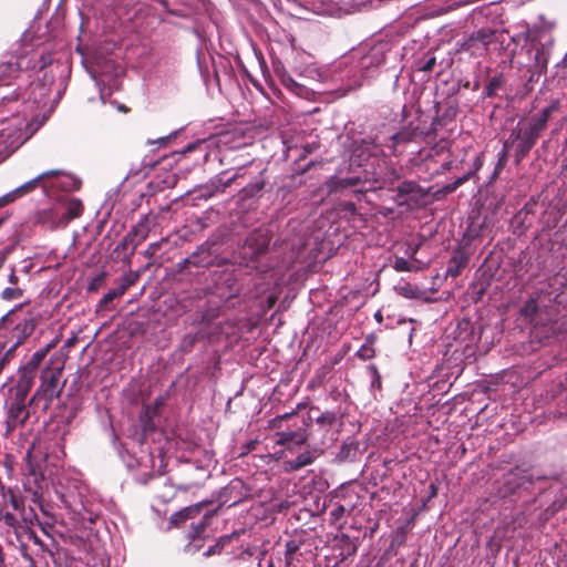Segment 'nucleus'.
Segmentation results:
<instances>
[{"label": "nucleus", "instance_id": "c85d7f7f", "mask_svg": "<svg viewBox=\"0 0 567 567\" xmlns=\"http://www.w3.org/2000/svg\"><path fill=\"white\" fill-rule=\"evenodd\" d=\"M472 174H473L472 172L464 174L463 176L456 178L453 183H450V184H446L445 186H443V188L440 192L443 193L444 195L453 193L461 185H463L465 182H467L471 178Z\"/></svg>", "mask_w": 567, "mask_h": 567}, {"label": "nucleus", "instance_id": "79ce46f5", "mask_svg": "<svg viewBox=\"0 0 567 567\" xmlns=\"http://www.w3.org/2000/svg\"><path fill=\"white\" fill-rule=\"evenodd\" d=\"M338 362H339L338 360H334V361L332 362V364H331V365H322V367L317 371L316 377H317V379L320 381V383H322V382H323V380H324L326 375H327V374H329V373L331 372L332 367H333L334 364H337Z\"/></svg>", "mask_w": 567, "mask_h": 567}, {"label": "nucleus", "instance_id": "4468645a", "mask_svg": "<svg viewBox=\"0 0 567 567\" xmlns=\"http://www.w3.org/2000/svg\"><path fill=\"white\" fill-rule=\"evenodd\" d=\"M0 522L11 529L16 535L17 540L20 542L21 535L25 532L23 517L21 516V519H19L14 513L6 509L4 512H0Z\"/></svg>", "mask_w": 567, "mask_h": 567}, {"label": "nucleus", "instance_id": "a211bd4d", "mask_svg": "<svg viewBox=\"0 0 567 567\" xmlns=\"http://www.w3.org/2000/svg\"><path fill=\"white\" fill-rule=\"evenodd\" d=\"M317 451L313 452L306 451L301 454H299L295 460H290L286 462V466L289 471H299L300 468L310 465L313 463V461L317 458L319 454H315Z\"/></svg>", "mask_w": 567, "mask_h": 567}, {"label": "nucleus", "instance_id": "a18cd8bd", "mask_svg": "<svg viewBox=\"0 0 567 567\" xmlns=\"http://www.w3.org/2000/svg\"><path fill=\"white\" fill-rule=\"evenodd\" d=\"M435 64H436V59L434 56H431L430 59H427L426 62H424L419 68V70L423 71V72H431L433 70V68L435 66Z\"/></svg>", "mask_w": 567, "mask_h": 567}, {"label": "nucleus", "instance_id": "37998d69", "mask_svg": "<svg viewBox=\"0 0 567 567\" xmlns=\"http://www.w3.org/2000/svg\"><path fill=\"white\" fill-rule=\"evenodd\" d=\"M215 513H216V512H210V513L206 514V515L203 517V519H202V520L197 524V526H196V533H197V534H200V533H203V532L206 529V526H207V524H208V519H209L213 515H215Z\"/></svg>", "mask_w": 567, "mask_h": 567}, {"label": "nucleus", "instance_id": "774afa93", "mask_svg": "<svg viewBox=\"0 0 567 567\" xmlns=\"http://www.w3.org/2000/svg\"><path fill=\"white\" fill-rule=\"evenodd\" d=\"M239 501H240V499L233 501V502L229 504V507L237 505V504L239 503Z\"/></svg>", "mask_w": 567, "mask_h": 567}, {"label": "nucleus", "instance_id": "13d9d810", "mask_svg": "<svg viewBox=\"0 0 567 567\" xmlns=\"http://www.w3.org/2000/svg\"><path fill=\"white\" fill-rule=\"evenodd\" d=\"M9 281H10L11 284H13V285H16V284L18 282V277H17V275H16V272H14V271H12V272L10 274V276H9Z\"/></svg>", "mask_w": 567, "mask_h": 567}, {"label": "nucleus", "instance_id": "9d476101", "mask_svg": "<svg viewBox=\"0 0 567 567\" xmlns=\"http://www.w3.org/2000/svg\"><path fill=\"white\" fill-rule=\"evenodd\" d=\"M560 107L559 100H553L540 113L532 116L528 124L535 128L539 134L546 128L547 123L551 115Z\"/></svg>", "mask_w": 567, "mask_h": 567}, {"label": "nucleus", "instance_id": "f03ea898", "mask_svg": "<svg viewBox=\"0 0 567 567\" xmlns=\"http://www.w3.org/2000/svg\"><path fill=\"white\" fill-rule=\"evenodd\" d=\"M64 361L61 357L51 360L50 365L41 372V384L31 401L44 400L45 408L60 395L64 381H62Z\"/></svg>", "mask_w": 567, "mask_h": 567}, {"label": "nucleus", "instance_id": "0eeeda50", "mask_svg": "<svg viewBox=\"0 0 567 567\" xmlns=\"http://www.w3.org/2000/svg\"><path fill=\"white\" fill-rule=\"evenodd\" d=\"M2 498L7 502V505L9 504L13 511L18 512L20 516L23 517L24 523L28 524L37 522L40 524L38 515L33 508H30L29 513L27 512L24 497L20 495L13 487H8V489L2 495Z\"/></svg>", "mask_w": 567, "mask_h": 567}, {"label": "nucleus", "instance_id": "c03bdc74", "mask_svg": "<svg viewBox=\"0 0 567 567\" xmlns=\"http://www.w3.org/2000/svg\"><path fill=\"white\" fill-rule=\"evenodd\" d=\"M369 369L372 371L373 373V380H372V383L371 385L373 388H377V389H381V377L375 368V365H370Z\"/></svg>", "mask_w": 567, "mask_h": 567}, {"label": "nucleus", "instance_id": "2eb2a0df", "mask_svg": "<svg viewBox=\"0 0 567 567\" xmlns=\"http://www.w3.org/2000/svg\"><path fill=\"white\" fill-rule=\"evenodd\" d=\"M468 258L462 250H456L450 258L446 268V277L455 278L461 274V270L467 265Z\"/></svg>", "mask_w": 567, "mask_h": 567}, {"label": "nucleus", "instance_id": "aec40b11", "mask_svg": "<svg viewBox=\"0 0 567 567\" xmlns=\"http://www.w3.org/2000/svg\"><path fill=\"white\" fill-rule=\"evenodd\" d=\"M539 135L540 134L527 123L525 126L515 130L511 134V138L524 140L528 143L535 144Z\"/></svg>", "mask_w": 567, "mask_h": 567}, {"label": "nucleus", "instance_id": "ea45409f", "mask_svg": "<svg viewBox=\"0 0 567 567\" xmlns=\"http://www.w3.org/2000/svg\"><path fill=\"white\" fill-rule=\"evenodd\" d=\"M44 357H32L31 360L28 362L27 365L22 367L21 370L25 371V372H29V373H32L35 375L37 373V370L41 363V360L43 359Z\"/></svg>", "mask_w": 567, "mask_h": 567}, {"label": "nucleus", "instance_id": "bb28decb", "mask_svg": "<svg viewBox=\"0 0 567 567\" xmlns=\"http://www.w3.org/2000/svg\"><path fill=\"white\" fill-rule=\"evenodd\" d=\"M247 244L252 247L256 245V252H265L269 245V239L265 235H252L247 239Z\"/></svg>", "mask_w": 567, "mask_h": 567}, {"label": "nucleus", "instance_id": "338daca9", "mask_svg": "<svg viewBox=\"0 0 567 567\" xmlns=\"http://www.w3.org/2000/svg\"><path fill=\"white\" fill-rule=\"evenodd\" d=\"M0 567H8L6 564V559L0 560Z\"/></svg>", "mask_w": 567, "mask_h": 567}, {"label": "nucleus", "instance_id": "f257e3e1", "mask_svg": "<svg viewBox=\"0 0 567 567\" xmlns=\"http://www.w3.org/2000/svg\"><path fill=\"white\" fill-rule=\"evenodd\" d=\"M29 66L30 60L24 55L16 56L8 62L0 63V89L12 85L27 72ZM49 92V87L40 81L30 83L28 96H25L27 92L21 93L20 86L8 94L0 92V115H3L6 111H16L12 105L17 104L20 97L24 106V114L28 111L32 112L34 109H42L47 105Z\"/></svg>", "mask_w": 567, "mask_h": 567}, {"label": "nucleus", "instance_id": "6e6d98bb", "mask_svg": "<svg viewBox=\"0 0 567 567\" xmlns=\"http://www.w3.org/2000/svg\"><path fill=\"white\" fill-rule=\"evenodd\" d=\"M159 248V244H151L147 249V254L151 256Z\"/></svg>", "mask_w": 567, "mask_h": 567}, {"label": "nucleus", "instance_id": "5701e85b", "mask_svg": "<svg viewBox=\"0 0 567 567\" xmlns=\"http://www.w3.org/2000/svg\"><path fill=\"white\" fill-rule=\"evenodd\" d=\"M265 187V179L262 176L258 177L256 181L249 183L241 189L243 198H250L262 190Z\"/></svg>", "mask_w": 567, "mask_h": 567}, {"label": "nucleus", "instance_id": "e2e57ef3", "mask_svg": "<svg viewBox=\"0 0 567 567\" xmlns=\"http://www.w3.org/2000/svg\"><path fill=\"white\" fill-rule=\"evenodd\" d=\"M2 559H6V553H4L2 545L0 544V560H2Z\"/></svg>", "mask_w": 567, "mask_h": 567}, {"label": "nucleus", "instance_id": "052dcab7", "mask_svg": "<svg viewBox=\"0 0 567 567\" xmlns=\"http://www.w3.org/2000/svg\"><path fill=\"white\" fill-rule=\"evenodd\" d=\"M256 444H257V442H255V441L249 442V443L247 444V450H248V451L254 450Z\"/></svg>", "mask_w": 567, "mask_h": 567}, {"label": "nucleus", "instance_id": "393cba45", "mask_svg": "<svg viewBox=\"0 0 567 567\" xmlns=\"http://www.w3.org/2000/svg\"><path fill=\"white\" fill-rule=\"evenodd\" d=\"M339 540L346 557L353 556L357 553L358 545L348 534H341Z\"/></svg>", "mask_w": 567, "mask_h": 567}, {"label": "nucleus", "instance_id": "9b49d317", "mask_svg": "<svg viewBox=\"0 0 567 567\" xmlns=\"http://www.w3.org/2000/svg\"><path fill=\"white\" fill-rule=\"evenodd\" d=\"M212 504V501H204L187 507L182 508L181 511L174 513L169 518V524L178 527L179 525L184 524L186 520L197 516L202 508L205 505Z\"/></svg>", "mask_w": 567, "mask_h": 567}, {"label": "nucleus", "instance_id": "f3484780", "mask_svg": "<svg viewBox=\"0 0 567 567\" xmlns=\"http://www.w3.org/2000/svg\"><path fill=\"white\" fill-rule=\"evenodd\" d=\"M548 60L549 50L544 44L539 45L534 56L533 73L538 75L545 73L547 71Z\"/></svg>", "mask_w": 567, "mask_h": 567}, {"label": "nucleus", "instance_id": "6e6552de", "mask_svg": "<svg viewBox=\"0 0 567 567\" xmlns=\"http://www.w3.org/2000/svg\"><path fill=\"white\" fill-rule=\"evenodd\" d=\"M311 434L302 427L296 431H281L277 433V444L282 445L286 450L292 451L296 446L303 445Z\"/></svg>", "mask_w": 567, "mask_h": 567}, {"label": "nucleus", "instance_id": "f8f14e48", "mask_svg": "<svg viewBox=\"0 0 567 567\" xmlns=\"http://www.w3.org/2000/svg\"><path fill=\"white\" fill-rule=\"evenodd\" d=\"M310 412L318 413L315 421L316 424L322 430L323 436L336 425L337 421L341 417L336 411L321 412L319 406H311Z\"/></svg>", "mask_w": 567, "mask_h": 567}, {"label": "nucleus", "instance_id": "680f3d73", "mask_svg": "<svg viewBox=\"0 0 567 567\" xmlns=\"http://www.w3.org/2000/svg\"><path fill=\"white\" fill-rule=\"evenodd\" d=\"M38 507H39V509H40L44 515H47V514H48V511H47V507H45L44 503H43V504H40Z\"/></svg>", "mask_w": 567, "mask_h": 567}, {"label": "nucleus", "instance_id": "e433bc0d", "mask_svg": "<svg viewBox=\"0 0 567 567\" xmlns=\"http://www.w3.org/2000/svg\"><path fill=\"white\" fill-rule=\"evenodd\" d=\"M240 484H241V482L237 481V483L233 482L229 485H227L226 487H224L223 491L219 493V496H218L219 501H221L223 504L227 503L228 502L227 495L231 494L234 491H236Z\"/></svg>", "mask_w": 567, "mask_h": 567}, {"label": "nucleus", "instance_id": "72a5a7b5", "mask_svg": "<svg viewBox=\"0 0 567 567\" xmlns=\"http://www.w3.org/2000/svg\"><path fill=\"white\" fill-rule=\"evenodd\" d=\"M516 141V157L517 161H520L525 155L532 150L535 144L528 143L524 140H515Z\"/></svg>", "mask_w": 567, "mask_h": 567}, {"label": "nucleus", "instance_id": "4d7b16f0", "mask_svg": "<svg viewBox=\"0 0 567 567\" xmlns=\"http://www.w3.org/2000/svg\"><path fill=\"white\" fill-rule=\"evenodd\" d=\"M10 357H1L0 359V373L2 372L4 365L9 362Z\"/></svg>", "mask_w": 567, "mask_h": 567}, {"label": "nucleus", "instance_id": "b1692460", "mask_svg": "<svg viewBox=\"0 0 567 567\" xmlns=\"http://www.w3.org/2000/svg\"><path fill=\"white\" fill-rule=\"evenodd\" d=\"M359 182H360V178H358V177H347V178H336V177H332L328 182V185H329L331 190H339L341 188H347V187H350V186H354Z\"/></svg>", "mask_w": 567, "mask_h": 567}, {"label": "nucleus", "instance_id": "a878e982", "mask_svg": "<svg viewBox=\"0 0 567 567\" xmlns=\"http://www.w3.org/2000/svg\"><path fill=\"white\" fill-rule=\"evenodd\" d=\"M23 486H24L25 492L31 493V496H32L31 501L33 504H35L37 506H39L40 504H43V502H44L43 493H44L45 486L32 487L30 481L24 482Z\"/></svg>", "mask_w": 567, "mask_h": 567}, {"label": "nucleus", "instance_id": "423d86ee", "mask_svg": "<svg viewBox=\"0 0 567 567\" xmlns=\"http://www.w3.org/2000/svg\"><path fill=\"white\" fill-rule=\"evenodd\" d=\"M35 328V321L32 318L23 319L12 330L11 342L3 343L0 341V354H12L19 344H21L28 337L32 334Z\"/></svg>", "mask_w": 567, "mask_h": 567}, {"label": "nucleus", "instance_id": "864d4df0", "mask_svg": "<svg viewBox=\"0 0 567 567\" xmlns=\"http://www.w3.org/2000/svg\"><path fill=\"white\" fill-rule=\"evenodd\" d=\"M241 175L239 173H236L234 176L228 178L226 182L223 183V189H225L226 187L230 186Z\"/></svg>", "mask_w": 567, "mask_h": 567}, {"label": "nucleus", "instance_id": "5fc2aeb1", "mask_svg": "<svg viewBox=\"0 0 567 567\" xmlns=\"http://www.w3.org/2000/svg\"><path fill=\"white\" fill-rule=\"evenodd\" d=\"M483 165V157L481 155L476 156V158L474 159V167H475V171H478Z\"/></svg>", "mask_w": 567, "mask_h": 567}, {"label": "nucleus", "instance_id": "69168bd1", "mask_svg": "<svg viewBox=\"0 0 567 567\" xmlns=\"http://www.w3.org/2000/svg\"><path fill=\"white\" fill-rule=\"evenodd\" d=\"M194 147H195V145H194V144H189V145H187V146L185 147V151H184V152H185V153H186V152H190V151H193V150H194Z\"/></svg>", "mask_w": 567, "mask_h": 567}, {"label": "nucleus", "instance_id": "39448f33", "mask_svg": "<svg viewBox=\"0 0 567 567\" xmlns=\"http://www.w3.org/2000/svg\"><path fill=\"white\" fill-rule=\"evenodd\" d=\"M495 40V32L491 30H478L472 33L460 44V51L468 52L472 56H484L489 45Z\"/></svg>", "mask_w": 567, "mask_h": 567}, {"label": "nucleus", "instance_id": "a19ab883", "mask_svg": "<svg viewBox=\"0 0 567 567\" xmlns=\"http://www.w3.org/2000/svg\"><path fill=\"white\" fill-rule=\"evenodd\" d=\"M293 415H296V412H290V413H285L282 415H277L276 417L271 419L269 421V427L270 429H279L281 427V423L284 420H288L290 417H292Z\"/></svg>", "mask_w": 567, "mask_h": 567}, {"label": "nucleus", "instance_id": "f704fd0d", "mask_svg": "<svg viewBox=\"0 0 567 567\" xmlns=\"http://www.w3.org/2000/svg\"><path fill=\"white\" fill-rule=\"evenodd\" d=\"M34 374L25 372L20 369V378L17 382V385L31 390L34 382Z\"/></svg>", "mask_w": 567, "mask_h": 567}, {"label": "nucleus", "instance_id": "0e129e2a", "mask_svg": "<svg viewBox=\"0 0 567 567\" xmlns=\"http://www.w3.org/2000/svg\"><path fill=\"white\" fill-rule=\"evenodd\" d=\"M444 150H445V147H444V146H441L440 148H437V146H436V147H434V148H433V151H434L435 155L440 154V153H441V152H443Z\"/></svg>", "mask_w": 567, "mask_h": 567}, {"label": "nucleus", "instance_id": "cd10ccee", "mask_svg": "<svg viewBox=\"0 0 567 567\" xmlns=\"http://www.w3.org/2000/svg\"><path fill=\"white\" fill-rule=\"evenodd\" d=\"M34 523L35 522L28 523V524L25 523V532L23 534H25L29 537V539H31L37 546H39L42 551H47L52 556L53 553L48 548V546L43 543V540L32 529V526L34 525Z\"/></svg>", "mask_w": 567, "mask_h": 567}, {"label": "nucleus", "instance_id": "49530a36", "mask_svg": "<svg viewBox=\"0 0 567 567\" xmlns=\"http://www.w3.org/2000/svg\"><path fill=\"white\" fill-rule=\"evenodd\" d=\"M416 187H417V185L415 183L405 182L399 187V192L402 194H406V193L413 192Z\"/></svg>", "mask_w": 567, "mask_h": 567}, {"label": "nucleus", "instance_id": "2f4dec72", "mask_svg": "<svg viewBox=\"0 0 567 567\" xmlns=\"http://www.w3.org/2000/svg\"><path fill=\"white\" fill-rule=\"evenodd\" d=\"M507 153H508V142L504 144L503 150L498 153V159L494 168V176H497L502 169L505 167L507 162Z\"/></svg>", "mask_w": 567, "mask_h": 567}, {"label": "nucleus", "instance_id": "8fccbe9b", "mask_svg": "<svg viewBox=\"0 0 567 567\" xmlns=\"http://www.w3.org/2000/svg\"><path fill=\"white\" fill-rule=\"evenodd\" d=\"M452 168V161L450 158H447L446 161H444L440 167V169H436L434 172V174L439 175V174H443L445 172H449L450 169Z\"/></svg>", "mask_w": 567, "mask_h": 567}, {"label": "nucleus", "instance_id": "7c9ffc66", "mask_svg": "<svg viewBox=\"0 0 567 567\" xmlns=\"http://www.w3.org/2000/svg\"><path fill=\"white\" fill-rule=\"evenodd\" d=\"M538 311V303L536 299H529L523 306L520 313L525 318H533Z\"/></svg>", "mask_w": 567, "mask_h": 567}, {"label": "nucleus", "instance_id": "de8ad7c7", "mask_svg": "<svg viewBox=\"0 0 567 567\" xmlns=\"http://www.w3.org/2000/svg\"><path fill=\"white\" fill-rule=\"evenodd\" d=\"M410 140H411V134L405 133V132H399L393 135V141L395 143L408 142Z\"/></svg>", "mask_w": 567, "mask_h": 567}, {"label": "nucleus", "instance_id": "09e8293b", "mask_svg": "<svg viewBox=\"0 0 567 567\" xmlns=\"http://www.w3.org/2000/svg\"><path fill=\"white\" fill-rule=\"evenodd\" d=\"M17 197L18 194H13V192L0 197V207L13 202Z\"/></svg>", "mask_w": 567, "mask_h": 567}, {"label": "nucleus", "instance_id": "412c9836", "mask_svg": "<svg viewBox=\"0 0 567 567\" xmlns=\"http://www.w3.org/2000/svg\"><path fill=\"white\" fill-rule=\"evenodd\" d=\"M425 267L424 264H421L416 259L409 261L402 257H398L394 260L393 268L396 271H419Z\"/></svg>", "mask_w": 567, "mask_h": 567}, {"label": "nucleus", "instance_id": "58836bf2", "mask_svg": "<svg viewBox=\"0 0 567 567\" xmlns=\"http://www.w3.org/2000/svg\"><path fill=\"white\" fill-rule=\"evenodd\" d=\"M30 390L16 385L13 403L25 404L27 396Z\"/></svg>", "mask_w": 567, "mask_h": 567}, {"label": "nucleus", "instance_id": "1a4fd4ad", "mask_svg": "<svg viewBox=\"0 0 567 567\" xmlns=\"http://www.w3.org/2000/svg\"><path fill=\"white\" fill-rule=\"evenodd\" d=\"M30 414L27 404L11 403L7 415V432H13L18 426H23Z\"/></svg>", "mask_w": 567, "mask_h": 567}, {"label": "nucleus", "instance_id": "3c124183", "mask_svg": "<svg viewBox=\"0 0 567 567\" xmlns=\"http://www.w3.org/2000/svg\"><path fill=\"white\" fill-rule=\"evenodd\" d=\"M21 555L22 557L30 563L31 566L35 565L34 559L27 553V545L21 544Z\"/></svg>", "mask_w": 567, "mask_h": 567}, {"label": "nucleus", "instance_id": "4c0bfd02", "mask_svg": "<svg viewBox=\"0 0 567 567\" xmlns=\"http://www.w3.org/2000/svg\"><path fill=\"white\" fill-rule=\"evenodd\" d=\"M125 292V288L122 287L120 289L110 290L107 293L103 296L101 299L102 305H107L109 302L113 301L114 299L121 297Z\"/></svg>", "mask_w": 567, "mask_h": 567}, {"label": "nucleus", "instance_id": "6ab92c4d", "mask_svg": "<svg viewBox=\"0 0 567 567\" xmlns=\"http://www.w3.org/2000/svg\"><path fill=\"white\" fill-rule=\"evenodd\" d=\"M148 231L147 218L144 217L132 228L127 237H132V241H135V245H140L147 238Z\"/></svg>", "mask_w": 567, "mask_h": 567}, {"label": "nucleus", "instance_id": "473e14b6", "mask_svg": "<svg viewBox=\"0 0 567 567\" xmlns=\"http://www.w3.org/2000/svg\"><path fill=\"white\" fill-rule=\"evenodd\" d=\"M346 514H350V511L347 509L342 504H338L336 505L331 511H330V520H331V524H336L337 522H339L340 519H342L344 517Z\"/></svg>", "mask_w": 567, "mask_h": 567}, {"label": "nucleus", "instance_id": "20e7f679", "mask_svg": "<svg viewBox=\"0 0 567 567\" xmlns=\"http://www.w3.org/2000/svg\"><path fill=\"white\" fill-rule=\"evenodd\" d=\"M65 213L58 217L55 208L39 212L37 221L48 225L51 229L64 227L72 219L79 218L83 213V204L79 198H70L64 203Z\"/></svg>", "mask_w": 567, "mask_h": 567}, {"label": "nucleus", "instance_id": "ddd939ff", "mask_svg": "<svg viewBox=\"0 0 567 567\" xmlns=\"http://www.w3.org/2000/svg\"><path fill=\"white\" fill-rule=\"evenodd\" d=\"M34 444H32L27 451L25 462H27V481H30L33 484L32 487L44 486L45 478L40 468L32 462V453H33Z\"/></svg>", "mask_w": 567, "mask_h": 567}, {"label": "nucleus", "instance_id": "4be33fe9", "mask_svg": "<svg viewBox=\"0 0 567 567\" xmlns=\"http://www.w3.org/2000/svg\"><path fill=\"white\" fill-rule=\"evenodd\" d=\"M302 545L301 540L290 539L285 545V564L290 567L295 561V555L299 551Z\"/></svg>", "mask_w": 567, "mask_h": 567}, {"label": "nucleus", "instance_id": "bf43d9fd", "mask_svg": "<svg viewBox=\"0 0 567 567\" xmlns=\"http://www.w3.org/2000/svg\"><path fill=\"white\" fill-rule=\"evenodd\" d=\"M216 548H217V545H215V546H210V547L207 549V551L205 553V556H212V555H214V554H215V551H216Z\"/></svg>", "mask_w": 567, "mask_h": 567}, {"label": "nucleus", "instance_id": "7ed1b4c3", "mask_svg": "<svg viewBox=\"0 0 567 567\" xmlns=\"http://www.w3.org/2000/svg\"><path fill=\"white\" fill-rule=\"evenodd\" d=\"M535 480L529 468L516 465L503 475L501 485L497 488V495L505 498L519 491H528L534 485Z\"/></svg>", "mask_w": 567, "mask_h": 567}, {"label": "nucleus", "instance_id": "dca6fc26", "mask_svg": "<svg viewBox=\"0 0 567 567\" xmlns=\"http://www.w3.org/2000/svg\"><path fill=\"white\" fill-rule=\"evenodd\" d=\"M63 175H64V173L60 169H52V171L44 172V173L38 175L35 178L24 183L23 185H21L17 189H14L13 194H18V196L28 194V193L32 192L38 186L40 181H42L47 177H59V176H63Z\"/></svg>", "mask_w": 567, "mask_h": 567}, {"label": "nucleus", "instance_id": "603ef678", "mask_svg": "<svg viewBox=\"0 0 567 567\" xmlns=\"http://www.w3.org/2000/svg\"><path fill=\"white\" fill-rule=\"evenodd\" d=\"M558 396L561 401L566 402V409H567V381L565 383H561V389H560Z\"/></svg>", "mask_w": 567, "mask_h": 567}, {"label": "nucleus", "instance_id": "c756f323", "mask_svg": "<svg viewBox=\"0 0 567 567\" xmlns=\"http://www.w3.org/2000/svg\"><path fill=\"white\" fill-rule=\"evenodd\" d=\"M503 85V76L502 75H495L493 76L487 85L485 86V94L487 96H494L496 92L502 87Z\"/></svg>", "mask_w": 567, "mask_h": 567}, {"label": "nucleus", "instance_id": "c9c22d12", "mask_svg": "<svg viewBox=\"0 0 567 567\" xmlns=\"http://www.w3.org/2000/svg\"><path fill=\"white\" fill-rule=\"evenodd\" d=\"M23 291L22 289L20 288H6L2 290L1 292V298L3 300H7V301H10V300H14V299H18L22 296Z\"/></svg>", "mask_w": 567, "mask_h": 567}]
</instances>
